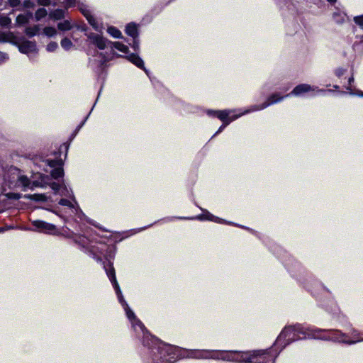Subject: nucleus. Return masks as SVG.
Here are the masks:
<instances>
[{"label":"nucleus","mask_w":363,"mask_h":363,"mask_svg":"<svg viewBox=\"0 0 363 363\" xmlns=\"http://www.w3.org/2000/svg\"><path fill=\"white\" fill-rule=\"evenodd\" d=\"M91 254L96 261L100 262H102L104 269L115 289L118 301L123 307L127 318L131 322L132 327L136 333H138L139 334L141 333L143 335L142 338L143 345L149 348H155L157 350L158 354H160V362L157 359V362L155 363H174L179 356V348L172 345L166 344L157 337L150 334L143 323L136 318L134 312L130 308L125 301L120 286L117 282L112 262H111L110 260L102 261V259L100 257L92 252Z\"/></svg>","instance_id":"nucleus-1"},{"label":"nucleus","mask_w":363,"mask_h":363,"mask_svg":"<svg viewBox=\"0 0 363 363\" xmlns=\"http://www.w3.org/2000/svg\"><path fill=\"white\" fill-rule=\"evenodd\" d=\"M38 179L30 181L21 171L15 167H9L2 169V176H0V184L1 185V194L0 196H4L9 199L18 200L21 198V194L15 192L6 193L7 189H18L26 191L28 189H33L35 187H44L48 182L49 176L43 174H37Z\"/></svg>","instance_id":"nucleus-2"},{"label":"nucleus","mask_w":363,"mask_h":363,"mask_svg":"<svg viewBox=\"0 0 363 363\" xmlns=\"http://www.w3.org/2000/svg\"><path fill=\"white\" fill-rule=\"evenodd\" d=\"M316 330L319 329L305 328L301 324L285 327L277 338L274 343V348H280L281 350L294 341L310 337L315 338V334H317V333H315ZM316 339L318 338L316 337Z\"/></svg>","instance_id":"nucleus-3"},{"label":"nucleus","mask_w":363,"mask_h":363,"mask_svg":"<svg viewBox=\"0 0 363 363\" xmlns=\"http://www.w3.org/2000/svg\"><path fill=\"white\" fill-rule=\"evenodd\" d=\"M272 350L242 352L233 350V362L237 363H274L277 354Z\"/></svg>","instance_id":"nucleus-4"},{"label":"nucleus","mask_w":363,"mask_h":363,"mask_svg":"<svg viewBox=\"0 0 363 363\" xmlns=\"http://www.w3.org/2000/svg\"><path fill=\"white\" fill-rule=\"evenodd\" d=\"M315 337L323 340H330L339 343H345L347 345H354L363 341V333L352 330L350 335L351 339L346 333L339 330H316Z\"/></svg>","instance_id":"nucleus-5"},{"label":"nucleus","mask_w":363,"mask_h":363,"mask_svg":"<svg viewBox=\"0 0 363 363\" xmlns=\"http://www.w3.org/2000/svg\"><path fill=\"white\" fill-rule=\"evenodd\" d=\"M284 98V96H279L277 94H273V95L270 96L267 99V101L263 103L262 105L253 106L250 110H246L245 112H243L238 116H230V111H227V110H224V111L208 110L207 113L210 116L217 117L220 121H222L223 123H226V121H230V123L231 121L235 120L239 116H240L245 113H247L258 111V110H262L272 104H274L275 103L281 101Z\"/></svg>","instance_id":"nucleus-6"},{"label":"nucleus","mask_w":363,"mask_h":363,"mask_svg":"<svg viewBox=\"0 0 363 363\" xmlns=\"http://www.w3.org/2000/svg\"><path fill=\"white\" fill-rule=\"evenodd\" d=\"M194 358L197 359H213L233 362V350H195L192 352Z\"/></svg>","instance_id":"nucleus-7"},{"label":"nucleus","mask_w":363,"mask_h":363,"mask_svg":"<svg viewBox=\"0 0 363 363\" xmlns=\"http://www.w3.org/2000/svg\"><path fill=\"white\" fill-rule=\"evenodd\" d=\"M109 47H110L109 51H106L104 53L101 52L100 54V55L103 58L101 65H103L105 62L113 60L115 57L121 56L116 53V52L114 51V49H116L123 53H128V46L120 43V42H111Z\"/></svg>","instance_id":"nucleus-8"},{"label":"nucleus","mask_w":363,"mask_h":363,"mask_svg":"<svg viewBox=\"0 0 363 363\" xmlns=\"http://www.w3.org/2000/svg\"><path fill=\"white\" fill-rule=\"evenodd\" d=\"M50 180L51 179L49 177L48 182L44 186L49 185L55 194L69 197L77 205V201L74 196L72 190L71 189H68L64 182H62V184H58L55 182H51Z\"/></svg>","instance_id":"nucleus-9"},{"label":"nucleus","mask_w":363,"mask_h":363,"mask_svg":"<svg viewBox=\"0 0 363 363\" xmlns=\"http://www.w3.org/2000/svg\"><path fill=\"white\" fill-rule=\"evenodd\" d=\"M43 163L45 166H49L52 169L50 172V174L52 178L58 179L63 177L64 176V170L62 168L63 166V160L62 159H55V160H45L43 161Z\"/></svg>","instance_id":"nucleus-10"},{"label":"nucleus","mask_w":363,"mask_h":363,"mask_svg":"<svg viewBox=\"0 0 363 363\" xmlns=\"http://www.w3.org/2000/svg\"><path fill=\"white\" fill-rule=\"evenodd\" d=\"M86 35L90 44L94 45L101 50L107 49L106 51H109L111 41L94 33H88Z\"/></svg>","instance_id":"nucleus-11"},{"label":"nucleus","mask_w":363,"mask_h":363,"mask_svg":"<svg viewBox=\"0 0 363 363\" xmlns=\"http://www.w3.org/2000/svg\"><path fill=\"white\" fill-rule=\"evenodd\" d=\"M32 225L36 230L41 233L52 235H55L58 233V230L55 225L45 222L43 220H33L32 222Z\"/></svg>","instance_id":"nucleus-12"},{"label":"nucleus","mask_w":363,"mask_h":363,"mask_svg":"<svg viewBox=\"0 0 363 363\" xmlns=\"http://www.w3.org/2000/svg\"><path fill=\"white\" fill-rule=\"evenodd\" d=\"M310 91H315V93H325L327 91L325 89H318L317 87L311 86L309 84H301L296 86L290 94L286 95L285 96L286 97L290 95L301 96L304 93H308Z\"/></svg>","instance_id":"nucleus-13"},{"label":"nucleus","mask_w":363,"mask_h":363,"mask_svg":"<svg viewBox=\"0 0 363 363\" xmlns=\"http://www.w3.org/2000/svg\"><path fill=\"white\" fill-rule=\"evenodd\" d=\"M19 50L21 52L25 54L35 52L37 50L36 44L32 41L23 42L19 45Z\"/></svg>","instance_id":"nucleus-14"},{"label":"nucleus","mask_w":363,"mask_h":363,"mask_svg":"<svg viewBox=\"0 0 363 363\" xmlns=\"http://www.w3.org/2000/svg\"><path fill=\"white\" fill-rule=\"evenodd\" d=\"M58 203L61 206H67L70 208L72 212L76 215H77L79 213H82L81 209L79 208V205L76 204L72 199L68 200L66 199H61Z\"/></svg>","instance_id":"nucleus-15"},{"label":"nucleus","mask_w":363,"mask_h":363,"mask_svg":"<svg viewBox=\"0 0 363 363\" xmlns=\"http://www.w3.org/2000/svg\"><path fill=\"white\" fill-rule=\"evenodd\" d=\"M126 58L138 67L143 69L147 76H149V71L144 67V62L138 55L130 54L126 56Z\"/></svg>","instance_id":"nucleus-16"},{"label":"nucleus","mask_w":363,"mask_h":363,"mask_svg":"<svg viewBox=\"0 0 363 363\" xmlns=\"http://www.w3.org/2000/svg\"><path fill=\"white\" fill-rule=\"evenodd\" d=\"M197 218H199L200 220H211V221H214L216 223H223V220L221 218L213 216V214L210 213L208 211H205V213L203 214H201V215L197 216Z\"/></svg>","instance_id":"nucleus-17"},{"label":"nucleus","mask_w":363,"mask_h":363,"mask_svg":"<svg viewBox=\"0 0 363 363\" xmlns=\"http://www.w3.org/2000/svg\"><path fill=\"white\" fill-rule=\"evenodd\" d=\"M93 28L98 32H101L104 29L102 23L97 21L92 15L86 19Z\"/></svg>","instance_id":"nucleus-18"},{"label":"nucleus","mask_w":363,"mask_h":363,"mask_svg":"<svg viewBox=\"0 0 363 363\" xmlns=\"http://www.w3.org/2000/svg\"><path fill=\"white\" fill-rule=\"evenodd\" d=\"M125 33L129 36L133 38L138 37V28L136 24L133 23H130L126 26L125 28Z\"/></svg>","instance_id":"nucleus-19"},{"label":"nucleus","mask_w":363,"mask_h":363,"mask_svg":"<svg viewBox=\"0 0 363 363\" xmlns=\"http://www.w3.org/2000/svg\"><path fill=\"white\" fill-rule=\"evenodd\" d=\"M32 17L31 13H28L26 14H19L16 17V24L18 26H23L28 23L30 18Z\"/></svg>","instance_id":"nucleus-20"},{"label":"nucleus","mask_w":363,"mask_h":363,"mask_svg":"<svg viewBox=\"0 0 363 363\" xmlns=\"http://www.w3.org/2000/svg\"><path fill=\"white\" fill-rule=\"evenodd\" d=\"M65 16V11L62 9H55L53 11L50 12L49 14V17L53 20H60L63 18Z\"/></svg>","instance_id":"nucleus-21"},{"label":"nucleus","mask_w":363,"mask_h":363,"mask_svg":"<svg viewBox=\"0 0 363 363\" xmlns=\"http://www.w3.org/2000/svg\"><path fill=\"white\" fill-rule=\"evenodd\" d=\"M26 199H29L30 200L36 201H43L46 200V196L44 194H26L23 196Z\"/></svg>","instance_id":"nucleus-22"},{"label":"nucleus","mask_w":363,"mask_h":363,"mask_svg":"<svg viewBox=\"0 0 363 363\" xmlns=\"http://www.w3.org/2000/svg\"><path fill=\"white\" fill-rule=\"evenodd\" d=\"M108 33L115 38H121V32L114 26H109L107 29Z\"/></svg>","instance_id":"nucleus-23"},{"label":"nucleus","mask_w":363,"mask_h":363,"mask_svg":"<svg viewBox=\"0 0 363 363\" xmlns=\"http://www.w3.org/2000/svg\"><path fill=\"white\" fill-rule=\"evenodd\" d=\"M11 23V18L2 13H0V26L8 28Z\"/></svg>","instance_id":"nucleus-24"},{"label":"nucleus","mask_w":363,"mask_h":363,"mask_svg":"<svg viewBox=\"0 0 363 363\" xmlns=\"http://www.w3.org/2000/svg\"><path fill=\"white\" fill-rule=\"evenodd\" d=\"M39 32V28L38 26H34L33 27H27L25 30L26 34L28 37H33L37 35Z\"/></svg>","instance_id":"nucleus-25"},{"label":"nucleus","mask_w":363,"mask_h":363,"mask_svg":"<svg viewBox=\"0 0 363 363\" xmlns=\"http://www.w3.org/2000/svg\"><path fill=\"white\" fill-rule=\"evenodd\" d=\"M60 45L65 50H69L73 47L72 42L67 38L62 39Z\"/></svg>","instance_id":"nucleus-26"},{"label":"nucleus","mask_w":363,"mask_h":363,"mask_svg":"<svg viewBox=\"0 0 363 363\" xmlns=\"http://www.w3.org/2000/svg\"><path fill=\"white\" fill-rule=\"evenodd\" d=\"M48 14L47 10L44 8L38 9L35 13V18L36 21H40L45 18Z\"/></svg>","instance_id":"nucleus-27"},{"label":"nucleus","mask_w":363,"mask_h":363,"mask_svg":"<svg viewBox=\"0 0 363 363\" xmlns=\"http://www.w3.org/2000/svg\"><path fill=\"white\" fill-rule=\"evenodd\" d=\"M57 28L59 30L62 31L69 30L72 28L71 24L68 21H64L57 24Z\"/></svg>","instance_id":"nucleus-28"},{"label":"nucleus","mask_w":363,"mask_h":363,"mask_svg":"<svg viewBox=\"0 0 363 363\" xmlns=\"http://www.w3.org/2000/svg\"><path fill=\"white\" fill-rule=\"evenodd\" d=\"M333 20L337 23H342L345 19V14L341 13L339 12H335L333 13Z\"/></svg>","instance_id":"nucleus-29"},{"label":"nucleus","mask_w":363,"mask_h":363,"mask_svg":"<svg viewBox=\"0 0 363 363\" xmlns=\"http://www.w3.org/2000/svg\"><path fill=\"white\" fill-rule=\"evenodd\" d=\"M43 33L48 37H53L57 34V30L54 27L48 26L43 29Z\"/></svg>","instance_id":"nucleus-30"},{"label":"nucleus","mask_w":363,"mask_h":363,"mask_svg":"<svg viewBox=\"0 0 363 363\" xmlns=\"http://www.w3.org/2000/svg\"><path fill=\"white\" fill-rule=\"evenodd\" d=\"M58 48V45L56 42H50L48 44L46 50L48 52H53Z\"/></svg>","instance_id":"nucleus-31"},{"label":"nucleus","mask_w":363,"mask_h":363,"mask_svg":"<svg viewBox=\"0 0 363 363\" xmlns=\"http://www.w3.org/2000/svg\"><path fill=\"white\" fill-rule=\"evenodd\" d=\"M80 11L86 19L91 16L90 11L85 6H81Z\"/></svg>","instance_id":"nucleus-32"},{"label":"nucleus","mask_w":363,"mask_h":363,"mask_svg":"<svg viewBox=\"0 0 363 363\" xmlns=\"http://www.w3.org/2000/svg\"><path fill=\"white\" fill-rule=\"evenodd\" d=\"M88 238L84 236H79L78 240H76L77 243L84 247L88 244Z\"/></svg>","instance_id":"nucleus-33"},{"label":"nucleus","mask_w":363,"mask_h":363,"mask_svg":"<svg viewBox=\"0 0 363 363\" xmlns=\"http://www.w3.org/2000/svg\"><path fill=\"white\" fill-rule=\"evenodd\" d=\"M354 21L357 25L359 26L360 27H363V14L355 16L354 18Z\"/></svg>","instance_id":"nucleus-34"},{"label":"nucleus","mask_w":363,"mask_h":363,"mask_svg":"<svg viewBox=\"0 0 363 363\" xmlns=\"http://www.w3.org/2000/svg\"><path fill=\"white\" fill-rule=\"evenodd\" d=\"M132 48L134 49L135 51H137L139 50V40H138V38H133Z\"/></svg>","instance_id":"nucleus-35"},{"label":"nucleus","mask_w":363,"mask_h":363,"mask_svg":"<svg viewBox=\"0 0 363 363\" xmlns=\"http://www.w3.org/2000/svg\"><path fill=\"white\" fill-rule=\"evenodd\" d=\"M9 59V56L6 53L0 52V64H2L7 61Z\"/></svg>","instance_id":"nucleus-36"},{"label":"nucleus","mask_w":363,"mask_h":363,"mask_svg":"<svg viewBox=\"0 0 363 363\" xmlns=\"http://www.w3.org/2000/svg\"><path fill=\"white\" fill-rule=\"evenodd\" d=\"M9 5L11 7H16L20 5V0H8Z\"/></svg>","instance_id":"nucleus-37"},{"label":"nucleus","mask_w":363,"mask_h":363,"mask_svg":"<svg viewBox=\"0 0 363 363\" xmlns=\"http://www.w3.org/2000/svg\"><path fill=\"white\" fill-rule=\"evenodd\" d=\"M33 6H34V4L30 0H26L23 2V6L26 8H32V7H33Z\"/></svg>","instance_id":"nucleus-38"},{"label":"nucleus","mask_w":363,"mask_h":363,"mask_svg":"<svg viewBox=\"0 0 363 363\" xmlns=\"http://www.w3.org/2000/svg\"><path fill=\"white\" fill-rule=\"evenodd\" d=\"M230 123V121H226V123H223V125L219 128V129L217 130V132L214 134L213 136L220 133L228 124Z\"/></svg>","instance_id":"nucleus-39"},{"label":"nucleus","mask_w":363,"mask_h":363,"mask_svg":"<svg viewBox=\"0 0 363 363\" xmlns=\"http://www.w3.org/2000/svg\"><path fill=\"white\" fill-rule=\"evenodd\" d=\"M38 2L40 5L48 6L50 4V0H38Z\"/></svg>","instance_id":"nucleus-40"},{"label":"nucleus","mask_w":363,"mask_h":363,"mask_svg":"<svg viewBox=\"0 0 363 363\" xmlns=\"http://www.w3.org/2000/svg\"><path fill=\"white\" fill-rule=\"evenodd\" d=\"M345 72V69L342 68H339L335 71L336 75L337 77L342 76Z\"/></svg>","instance_id":"nucleus-41"},{"label":"nucleus","mask_w":363,"mask_h":363,"mask_svg":"<svg viewBox=\"0 0 363 363\" xmlns=\"http://www.w3.org/2000/svg\"><path fill=\"white\" fill-rule=\"evenodd\" d=\"M75 4V0H67L66 6L68 7L73 6Z\"/></svg>","instance_id":"nucleus-42"},{"label":"nucleus","mask_w":363,"mask_h":363,"mask_svg":"<svg viewBox=\"0 0 363 363\" xmlns=\"http://www.w3.org/2000/svg\"><path fill=\"white\" fill-rule=\"evenodd\" d=\"M89 114H90V113L87 115V116L85 118V119L81 123V124H79L78 125V127L77 128V130H79L84 125V124L85 123V121H86V119L89 117Z\"/></svg>","instance_id":"nucleus-43"},{"label":"nucleus","mask_w":363,"mask_h":363,"mask_svg":"<svg viewBox=\"0 0 363 363\" xmlns=\"http://www.w3.org/2000/svg\"><path fill=\"white\" fill-rule=\"evenodd\" d=\"M6 40V35L3 33L0 32V42H5Z\"/></svg>","instance_id":"nucleus-44"},{"label":"nucleus","mask_w":363,"mask_h":363,"mask_svg":"<svg viewBox=\"0 0 363 363\" xmlns=\"http://www.w3.org/2000/svg\"><path fill=\"white\" fill-rule=\"evenodd\" d=\"M60 149H64L65 151V158L67 157V152L68 150V145L66 144H64L60 147Z\"/></svg>","instance_id":"nucleus-45"},{"label":"nucleus","mask_w":363,"mask_h":363,"mask_svg":"<svg viewBox=\"0 0 363 363\" xmlns=\"http://www.w3.org/2000/svg\"><path fill=\"white\" fill-rule=\"evenodd\" d=\"M354 82V77L352 76L348 79L349 84L351 85L352 82Z\"/></svg>","instance_id":"nucleus-46"},{"label":"nucleus","mask_w":363,"mask_h":363,"mask_svg":"<svg viewBox=\"0 0 363 363\" xmlns=\"http://www.w3.org/2000/svg\"><path fill=\"white\" fill-rule=\"evenodd\" d=\"M54 213H55L56 215H57L58 216H60V218H62V216L60 215L59 213L56 211H52Z\"/></svg>","instance_id":"nucleus-47"},{"label":"nucleus","mask_w":363,"mask_h":363,"mask_svg":"<svg viewBox=\"0 0 363 363\" xmlns=\"http://www.w3.org/2000/svg\"><path fill=\"white\" fill-rule=\"evenodd\" d=\"M357 94H358L359 96H363V92H362V91H358V93H357Z\"/></svg>","instance_id":"nucleus-48"},{"label":"nucleus","mask_w":363,"mask_h":363,"mask_svg":"<svg viewBox=\"0 0 363 363\" xmlns=\"http://www.w3.org/2000/svg\"><path fill=\"white\" fill-rule=\"evenodd\" d=\"M327 1L328 2H330V3H333H333L336 2L337 0H327Z\"/></svg>","instance_id":"nucleus-49"}]
</instances>
